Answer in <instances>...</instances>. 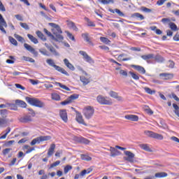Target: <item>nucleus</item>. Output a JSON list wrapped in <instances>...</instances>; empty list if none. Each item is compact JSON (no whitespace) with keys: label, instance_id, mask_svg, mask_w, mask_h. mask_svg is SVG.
Returning a JSON list of instances; mask_svg holds the SVG:
<instances>
[{"label":"nucleus","instance_id":"f257e3e1","mask_svg":"<svg viewBox=\"0 0 179 179\" xmlns=\"http://www.w3.org/2000/svg\"><path fill=\"white\" fill-rule=\"evenodd\" d=\"M26 101L31 106H34V107H38L39 108H43L45 106L44 102L40 101L37 98H31L27 96L25 98Z\"/></svg>","mask_w":179,"mask_h":179},{"label":"nucleus","instance_id":"f03ea898","mask_svg":"<svg viewBox=\"0 0 179 179\" xmlns=\"http://www.w3.org/2000/svg\"><path fill=\"white\" fill-rule=\"evenodd\" d=\"M46 62L47 64H48V65H50V66H52L53 68H55L56 71L60 72V73H63V75H66V76H68V71L65 70L64 68L56 65L55 62H54V60H52V59H48L46 60Z\"/></svg>","mask_w":179,"mask_h":179},{"label":"nucleus","instance_id":"7ed1b4c3","mask_svg":"<svg viewBox=\"0 0 179 179\" xmlns=\"http://www.w3.org/2000/svg\"><path fill=\"white\" fill-rule=\"evenodd\" d=\"M96 101L102 106H111V104H113V101L111 99L107 96H103L101 95H99L96 97Z\"/></svg>","mask_w":179,"mask_h":179},{"label":"nucleus","instance_id":"20e7f679","mask_svg":"<svg viewBox=\"0 0 179 179\" xmlns=\"http://www.w3.org/2000/svg\"><path fill=\"white\" fill-rule=\"evenodd\" d=\"M52 138L51 136H41L36 138H34L30 143L31 146H34L36 143H41V142H45L47 141H50Z\"/></svg>","mask_w":179,"mask_h":179},{"label":"nucleus","instance_id":"39448f33","mask_svg":"<svg viewBox=\"0 0 179 179\" xmlns=\"http://www.w3.org/2000/svg\"><path fill=\"white\" fill-rule=\"evenodd\" d=\"M79 99V94H73L70 96H69L65 101L60 102L61 106H68L75 101V100H78Z\"/></svg>","mask_w":179,"mask_h":179},{"label":"nucleus","instance_id":"423d86ee","mask_svg":"<svg viewBox=\"0 0 179 179\" xmlns=\"http://www.w3.org/2000/svg\"><path fill=\"white\" fill-rule=\"evenodd\" d=\"M145 135L149 138H153L154 139H159V141H163V135L159 134L152 131L146 130L144 131Z\"/></svg>","mask_w":179,"mask_h":179},{"label":"nucleus","instance_id":"0eeeda50","mask_svg":"<svg viewBox=\"0 0 179 179\" xmlns=\"http://www.w3.org/2000/svg\"><path fill=\"white\" fill-rule=\"evenodd\" d=\"M83 114L87 120H90L93 117V114H94V108L92 106H87L83 110Z\"/></svg>","mask_w":179,"mask_h":179},{"label":"nucleus","instance_id":"6e6552de","mask_svg":"<svg viewBox=\"0 0 179 179\" xmlns=\"http://www.w3.org/2000/svg\"><path fill=\"white\" fill-rule=\"evenodd\" d=\"M49 26H51L53 29H52V31L53 34H62V30L61 29V27L59 25L50 22L49 23Z\"/></svg>","mask_w":179,"mask_h":179},{"label":"nucleus","instance_id":"1a4fd4ad","mask_svg":"<svg viewBox=\"0 0 179 179\" xmlns=\"http://www.w3.org/2000/svg\"><path fill=\"white\" fill-rule=\"evenodd\" d=\"M3 27H8V24L6 23V21H5L2 15L0 14V30L3 34H6V30H5V28Z\"/></svg>","mask_w":179,"mask_h":179},{"label":"nucleus","instance_id":"9d476101","mask_svg":"<svg viewBox=\"0 0 179 179\" xmlns=\"http://www.w3.org/2000/svg\"><path fill=\"white\" fill-rule=\"evenodd\" d=\"M79 54H80V55H83V59H85L86 62H88L89 64H94V60H93V59L90 56H89V55H87L86 52L80 50L79 52Z\"/></svg>","mask_w":179,"mask_h":179},{"label":"nucleus","instance_id":"9b49d317","mask_svg":"<svg viewBox=\"0 0 179 179\" xmlns=\"http://www.w3.org/2000/svg\"><path fill=\"white\" fill-rule=\"evenodd\" d=\"M59 116L64 122H68V113L66 110L62 109L59 110Z\"/></svg>","mask_w":179,"mask_h":179},{"label":"nucleus","instance_id":"f8f14e48","mask_svg":"<svg viewBox=\"0 0 179 179\" xmlns=\"http://www.w3.org/2000/svg\"><path fill=\"white\" fill-rule=\"evenodd\" d=\"M124 155L127 156V157L124 158L125 160L130 162V163L134 162V157H135V155L134 153L130 151H124Z\"/></svg>","mask_w":179,"mask_h":179},{"label":"nucleus","instance_id":"ddd939ff","mask_svg":"<svg viewBox=\"0 0 179 179\" xmlns=\"http://www.w3.org/2000/svg\"><path fill=\"white\" fill-rule=\"evenodd\" d=\"M76 120L78 124H82L83 125H85V127L87 125L85 122V120H83V116L80 113H77L76 116Z\"/></svg>","mask_w":179,"mask_h":179},{"label":"nucleus","instance_id":"4468645a","mask_svg":"<svg viewBox=\"0 0 179 179\" xmlns=\"http://www.w3.org/2000/svg\"><path fill=\"white\" fill-rule=\"evenodd\" d=\"M81 36L85 40V41H86L87 43H88V44H90V45H92V46L94 45V44L90 39V36L89 35V34H87V33L82 34Z\"/></svg>","mask_w":179,"mask_h":179},{"label":"nucleus","instance_id":"2eb2a0df","mask_svg":"<svg viewBox=\"0 0 179 179\" xmlns=\"http://www.w3.org/2000/svg\"><path fill=\"white\" fill-rule=\"evenodd\" d=\"M126 120H129V121L138 122L139 121V117L136 115H126L124 116Z\"/></svg>","mask_w":179,"mask_h":179},{"label":"nucleus","instance_id":"dca6fc26","mask_svg":"<svg viewBox=\"0 0 179 179\" xmlns=\"http://www.w3.org/2000/svg\"><path fill=\"white\" fill-rule=\"evenodd\" d=\"M24 48H26V50H27V51H29V52H31V54H34V55H37L38 54L37 51H36V49H34V48L31 47V45L27 43H24Z\"/></svg>","mask_w":179,"mask_h":179},{"label":"nucleus","instance_id":"f3484780","mask_svg":"<svg viewBox=\"0 0 179 179\" xmlns=\"http://www.w3.org/2000/svg\"><path fill=\"white\" fill-rule=\"evenodd\" d=\"M131 68H134L136 71H138L140 73L145 75L146 73V70L142 66L138 65H131Z\"/></svg>","mask_w":179,"mask_h":179},{"label":"nucleus","instance_id":"a211bd4d","mask_svg":"<svg viewBox=\"0 0 179 179\" xmlns=\"http://www.w3.org/2000/svg\"><path fill=\"white\" fill-rule=\"evenodd\" d=\"M109 96H110L113 99H116L118 100V101H122V97L118 96V93L114 91H110L109 92Z\"/></svg>","mask_w":179,"mask_h":179},{"label":"nucleus","instance_id":"6ab92c4d","mask_svg":"<svg viewBox=\"0 0 179 179\" xmlns=\"http://www.w3.org/2000/svg\"><path fill=\"white\" fill-rule=\"evenodd\" d=\"M159 76L162 78L164 80H169L173 79V75L171 73H162L159 74Z\"/></svg>","mask_w":179,"mask_h":179},{"label":"nucleus","instance_id":"aec40b11","mask_svg":"<svg viewBox=\"0 0 179 179\" xmlns=\"http://www.w3.org/2000/svg\"><path fill=\"white\" fill-rule=\"evenodd\" d=\"M55 151V144L52 143L50 145V148L48 150V157H51L54 155Z\"/></svg>","mask_w":179,"mask_h":179},{"label":"nucleus","instance_id":"412c9836","mask_svg":"<svg viewBox=\"0 0 179 179\" xmlns=\"http://www.w3.org/2000/svg\"><path fill=\"white\" fill-rule=\"evenodd\" d=\"M64 62L65 66L70 69V71H75V66H73V64L69 62V60L68 59H64Z\"/></svg>","mask_w":179,"mask_h":179},{"label":"nucleus","instance_id":"4be33fe9","mask_svg":"<svg viewBox=\"0 0 179 179\" xmlns=\"http://www.w3.org/2000/svg\"><path fill=\"white\" fill-rule=\"evenodd\" d=\"M15 104L22 108H26V107H27V103H26V102L19 99L15 100Z\"/></svg>","mask_w":179,"mask_h":179},{"label":"nucleus","instance_id":"5701e85b","mask_svg":"<svg viewBox=\"0 0 179 179\" xmlns=\"http://www.w3.org/2000/svg\"><path fill=\"white\" fill-rule=\"evenodd\" d=\"M131 17H134L136 19H138V20H144L145 17L143 15L139 13H134L131 15Z\"/></svg>","mask_w":179,"mask_h":179},{"label":"nucleus","instance_id":"b1692460","mask_svg":"<svg viewBox=\"0 0 179 179\" xmlns=\"http://www.w3.org/2000/svg\"><path fill=\"white\" fill-rule=\"evenodd\" d=\"M142 59H144V61H149V59H152L155 58V55L153 54H148V55H144L141 56Z\"/></svg>","mask_w":179,"mask_h":179},{"label":"nucleus","instance_id":"393cba45","mask_svg":"<svg viewBox=\"0 0 179 179\" xmlns=\"http://www.w3.org/2000/svg\"><path fill=\"white\" fill-rule=\"evenodd\" d=\"M56 86H59L61 87V89H63L64 90H66V92H71V88L68 87L66 85H63L61 83H55Z\"/></svg>","mask_w":179,"mask_h":179},{"label":"nucleus","instance_id":"a878e982","mask_svg":"<svg viewBox=\"0 0 179 179\" xmlns=\"http://www.w3.org/2000/svg\"><path fill=\"white\" fill-rule=\"evenodd\" d=\"M27 37L30 40V41H31V43H34V44H38V40L33 35L28 34Z\"/></svg>","mask_w":179,"mask_h":179},{"label":"nucleus","instance_id":"bb28decb","mask_svg":"<svg viewBox=\"0 0 179 179\" xmlns=\"http://www.w3.org/2000/svg\"><path fill=\"white\" fill-rule=\"evenodd\" d=\"M20 122H30L31 121V116H24L20 118Z\"/></svg>","mask_w":179,"mask_h":179},{"label":"nucleus","instance_id":"cd10ccee","mask_svg":"<svg viewBox=\"0 0 179 179\" xmlns=\"http://www.w3.org/2000/svg\"><path fill=\"white\" fill-rule=\"evenodd\" d=\"M168 174L166 172L157 173L155 174L156 178H164L167 177Z\"/></svg>","mask_w":179,"mask_h":179},{"label":"nucleus","instance_id":"c85d7f7f","mask_svg":"<svg viewBox=\"0 0 179 179\" xmlns=\"http://www.w3.org/2000/svg\"><path fill=\"white\" fill-rule=\"evenodd\" d=\"M99 40L101 41V43H103V44H106L107 45H110V44H111V41H110V39L108 38L101 36Z\"/></svg>","mask_w":179,"mask_h":179},{"label":"nucleus","instance_id":"c756f323","mask_svg":"<svg viewBox=\"0 0 179 179\" xmlns=\"http://www.w3.org/2000/svg\"><path fill=\"white\" fill-rule=\"evenodd\" d=\"M150 29L152 31H155L156 34H158V36H160V34H163V31H162V30L157 29V27H156V26L150 27Z\"/></svg>","mask_w":179,"mask_h":179},{"label":"nucleus","instance_id":"7c9ffc66","mask_svg":"<svg viewBox=\"0 0 179 179\" xmlns=\"http://www.w3.org/2000/svg\"><path fill=\"white\" fill-rule=\"evenodd\" d=\"M140 148L143 149V150H145V152H152V149L148 144H141L140 145Z\"/></svg>","mask_w":179,"mask_h":179},{"label":"nucleus","instance_id":"2f4dec72","mask_svg":"<svg viewBox=\"0 0 179 179\" xmlns=\"http://www.w3.org/2000/svg\"><path fill=\"white\" fill-rule=\"evenodd\" d=\"M36 34L38 36V37H39V38H41V40H42L43 41H47V38L45 37V36L43 35V32H41V31H37L36 32Z\"/></svg>","mask_w":179,"mask_h":179},{"label":"nucleus","instance_id":"473e14b6","mask_svg":"<svg viewBox=\"0 0 179 179\" xmlns=\"http://www.w3.org/2000/svg\"><path fill=\"white\" fill-rule=\"evenodd\" d=\"M52 100H55V101H59L61 100V96L57 93H53L51 94Z\"/></svg>","mask_w":179,"mask_h":179},{"label":"nucleus","instance_id":"72a5a7b5","mask_svg":"<svg viewBox=\"0 0 179 179\" xmlns=\"http://www.w3.org/2000/svg\"><path fill=\"white\" fill-rule=\"evenodd\" d=\"M80 80L84 86H86V85H89V83H90V80L85 76L80 77Z\"/></svg>","mask_w":179,"mask_h":179},{"label":"nucleus","instance_id":"f704fd0d","mask_svg":"<svg viewBox=\"0 0 179 179\" xmlns=\"http://www.w3.org/2000/svg\"><path fill=\"white\" fill-rule=\"evenodd\" d=\"M84 19L87 22V26L89 27H96V24H94V22H93L92 21H90V19H89V17H85Z\"/></svg>","mask_w":179,"mask_h":179},{"label":"nucleus","instance_id":"c9c22d12","mask_svg":"<svg viewBox=\"0 0 179 179\" xmlns=\"http://www.w3.org/2000/svg\"><path fill=\"white\" fill-rule=\"evenodd\" d=\"M93 171L92 168H88L87 169H84L80 172V176H86V174H90Z\"/></svg>","mask_w":179,"mask_h":179},{"label":"nucleus","instance_id":"e433bc0d","mask_svg":"<svg viewBox=\"0 0 179 179\" xmlns=\"http://www.w3.org/2000/svg\"><path fill=\"white\" fill-rule=\"evenodd\" d=\"M55 36H56V37L54 36V38H52L55 41H62L64 40V36H62L61 34H55Z\"/></svg>","mask_w":179,"mask_h":179},{"label":"nucleus","instance_id":"4c0bfd02","mask_svg":"<svg viewBox=\"0 0 179 179\" xmlns=\"http://www.w3.org/2000/svg\"><path fill=\"white\" fill-rule=\"evenodd\" d=\"M7 107L8 108V110H13L14 111H17V106L16 103H7Z\"/></svg>","mask_w":179,"mask_h":179},{"label":"nucleus","instance_id":"58836bf2","mask_svg":"<svg viewBox=\"0 0 179 179\" xmlns=\"http://www.w3.org/2000/svg\"><path fill=\"white\" fill-rule=\"evenodd\" d=\"M9 132H10V127H8L6 131L2 133L3 134L0 137V139H6V136H8Z\"/></svg>","mask_w":179,"mask_h":179},{"label":"nucleus","instance_id":"ea45409f","mask_svg":"<svg viewBox=\"0 0 179 179\" xmlns=\"http://www.w3.org/2000/svg\"><path fill=\"white\" fill-rule=\"evenodd\" d=\"M80 158L82 160H85V162H90V160H92L91 157L87 155L81 154Z\"/></svg>","mask_w":179,"mask_h":179},{"label":"nucleus","instance_id":"a19ab883","mask_svg":"<svg viewBox=\"0 0 179 179\" xmlns=\"http://www.w3.org/2000/svg\"><path fill=\"white\" fill-rule=\"evenodd\" d=\"M110 150L111 151V156L113 157H115V156H118V154L120 153V151L117 150V149L113 148V147H110Z\"/></svg>","mask_w":179,"mask_h":179},{"label":"nucleus","instance_id":"79ce46f5","mask_svg":"<svg viewBox=\"0 0 179 179\" xmlns=\"http://www.w3.org/2000/svg\"><path fill=\"white\" fill-rule=\"evenodd\" d=\"M169 27L173 31H177L178 30V28H177V25L174 22H170L169 23Z\"/></svg>","mask_w":179,"mask_h":179},{"label":"nucleus","instance_id":"37998d69","mask_svg":"<svg viewBox=\"0 0 179 179\" xmlns=\"http://www.w3.org/2000/svg\"><path fill=\"white\" fill-rule=\"evenodd\" d=\"M144 90L148 93V94H155V93H156L155 90H152V89L148 87H144Z\"/></svg>","mask_w":179,"mask_h":179},{"label":"nucleus","instance_id":"c03bdc74","mask_svg":"<svg viewBox=\"0 0 179 179\" xmlns=\"http://www.w3.org/2000/svg\"><path fill=\"white\" fill-rule=\"evenodd\" d=\"M48 50L52 54H53V55H55L56 57L59 55V53H58V52H57V50H55V48H54L52 45Z\"/></svg>","mask_w":179,"mask_h":179},{"label":"nucleus","instance_id":"a18cd8bd","mask_svg":"<svg viewBox=\"0 0 179 179\" xmlns=\"http://www.w3.org/2000/svg\"><path fill=\"white\" fill-rule=\"evenodd\" d=\"M14 37L17 40V41H20V43H24V38L20 35L14 34Z\"/></svg>","mask_w":179,"mask_h":179},{"label":"nucleus","instance_id":"49530a36","mask_svg":"<svg viewBox=\"0 0 179 179\" xmlns=\"http://www.w3.org/2000/svg\"><path fill=\"white\" fill-rule=\"evenodd\" d=\"M155 61H157V62H163L164 61V59H163L162 57L160 56V55H157L156 56H154L153 57Z\"/></svg>","mask_w":179,"mask_h":179},{"label":"nucleus","instance_id":"de8ad7c7","mask_svg":"<svg viewBox=\"0 0 179 179\" xmlns=\"http://www.w3.org/2000/svg\"><path fill=\"white\" fill-rule=\"evenodd\" d=\"M8 40L10 43H11V44H13V45L17 46V41H16V39H15L13 37L9 36Z\"/></svg>","mask_w":179,"mask_h":179},{"label":"nucleus","instance_id":"09e8293b","mask_svg":"<svg viewBox=\"0 0 179 179\" xmlns=\"http://www.w3.org/2000/svg\"><path fill=\"white\" fill-rule=\"evenodd\" d=\"M73 167L71 165H66V166H64V174H68L69 171H70V170H72Z\"/></svg>","mask_w":179,"mask_h":179},{"label":"nucleus","instance_id":"8fccbe9b","mask_svg":"<svg viewBox=\"0 0 179 179\" xmlns=\"http://www.w3.org/2000/svg\"><path fill=\"white\" fill-rule=\"evenodd\" d=\"M129 73L131 75V78L134 79V80H139V76L136 75V73L129 71Z\"/></svg>","mask_w":179,"mask_h":179},{"label":"nucleus","instance_id":"3c124183","mask_svg":"<svg viewBox=\"0 0 179 179\" xmlns=\"http://www.w3.org/2000/svg\"><path fill=\"white\" fill-rule=\"evenodd\" d=\"M80 143H85V145H89V143H90V141L88 139L85 138L83 137H81L80 138Z\"/></svg>","mask_w":179,"mask_h":179},{"label":"nucleus","instance_id":"603ef678","mask_svg":"<svg viewBox=\"0 0 179 179\" xmlns=\"http://www.w3.org/2000/svg\"><path fill=\"white\" fill-rule=\"evenodd\" d=\"M173 107L175 109L174 113L179 117V107L176 103H173Z\"/></svg>","mask_w":179,"mask_h":179},{"label":"nucleus","instance_id":"864d4df0","mask_svg":"<svg viewBox=\"0 0 179 179\" xmlns=\"http://www.w3.org/2000/svg\"><path fill=\"white\" fill-rule=\"evenodd\" d=\"M20 25L21 26V27H22V29H24L25 30H29L30 29L29 25L25 22H20Z\"/></svg>","mask_w":179,"mask_h":179},{"label":"nucleus","instance_id":"5fc2aeb1","mask_svg":"<svg viewBox=\"0 0 179 179\" xmlns=\"http://www.w3.org/2000/svg\"><path fill=\"white\" fill-rule=\"evenodd\" d=\"M8 124V120L6 118L0 117V127Z\"/></svg>","mask_w":179,"mask_h":179},{"label":"nucleus","instance_id":"6e6d98bb","mask_svg":"<svg viewBox=\"0 0 179 179\" xmlns=\"http://www.w3.org/2000/svg\"><path fill=\"white\" fill-rule=\"evenodd\" d=\"M8 115V110L6 109H1L0 110V115L3 117V118Z\"/></svg>","mask_w":179,"mask_h":179},{"label":"nucleus","instance_id":"4d7b16f0","mask_svg":"<svg viewBox=\"0 0 179 179\" xmlns=\"http://www.w3.org/2000/svg\"><path fill=\"white\" fill-rule=\"evenodd\" d=\"M99 2H101L103 5H108V3H110V2L113 3L114 1H113V0H99Z\"/></svg>","mask_w":179,"mask_h":179},{"label":"nucleus","instance_id":"13d9d810","mask_svg":"<svg viewBox=\"0 0 179 179\" xmlns=\"http://www.w3.org/2000/svg\"><path fill=\"white\" fill-rule=\"evenodd\" d=\"M66 33L67 34V37H69L70 40H71L72 41H76L75 36H73L71 33H70L69 31H66Z\"/></svg>","mask_w":179,"mask_h":179},{"label":"nucleus","instance_id":"bf43d9fd","mask_svg":"<svg viewBox=\"0 0 179 179\" xmlns=\"http://www.w3.org/2000/svg\"><path fill=\"white\" fill-rule=\"evenodd\" d=\"M141 10L143 12H145V13H150V12H152V9L148 8H146L145 6H142L141 7Z\"/></svg>","mask_w":179,"mask_h":179},{"label":"nucleus","instance_id":"052dcab7","mask_svg":"<svg viewBox=\"0 0 179 179\" xmlns=\"http://www.w3.org/2000/svg\"><path fill=\"white\" fill-rule=\"evenodd\" d=\"M59 164H61V161H56L50 165V169H54V167H57V166H59Z\"/></svg>","mask_w":179,"mask_h":179},{"label":"nucleus","instance_id":"680f3d73","mask_svg":"<svg viewBox=\"0 0 179 179\" xmlns=\"http://www.w3.org/2000/svg\"><path fill=\"white\" fill-rule=\"evenodd\" d=\"M43 31L45 33V34H47V36H48V37H52V38H54V35H52V34H51V32H50L47 29H44Z\"/></svg>","mask_w":179,"mask_h":179},{"label":"nucleus","instance_id":"e2e57ef3","mask_svg":"<svg viewBox=\"0 0 179 179\" xmlns=\"http://www.w3.org/2000/svg\"><path fill=\"white\" fill-rule=\"evenodd\" d=\"M39 52H41V54H43V55H50L48 54V51H47V50L44 49V48H41L39 50Z\"/></svg>","mask_w":179,"mask_h":179},{"label":"nucleus","instance_id":"0e129e2a","mask_svg":"<svg viewBox=\"0 0 179 179\" xmlns=\"http://www.w3.org/2000/svg\"><path fill=\"white\" fill-rule=\"evenodd\" d=\"M10 150H12V149L10 148H6L3 150L2 153L3 156H6V155H9V153L10 152Z\"/></svg>","mask_w":179,"mask_h":179},{"label":"nucleus","instance_id":"69168bd1","mask_svg":"<svg viewBox=\"0 0 179 179\" xmlns=\"http://www.w3.org/2000/svg\"><path fill=\"white\" fill-rule=\"evenodd\" d=\"M122 57H124V54L120 55L117 57V60H118V61H123V62L128 61V59H127V58L122 59Z\"/></svg>","mask_w":179,"mask_h":179},{"label":"nucleus","instance_id":"338daca9","mask_svg":"<svg viewBox=\"0 0 179 179\" xmlns=\"http://www.w3.org/2000/svg\"><path fill=\"white\" fill-rule=\"evenodd\" d=\"M161 22H162L164 24H166V23H171V20L169 18H162Z\"/></svg>","mask_w":179,"mask_h":179},{"label":"nucleus","instance_id":"774afa93","mask_svg":"<svg viewBox=\"0 0 179 179\" xmlns=\"http://www.w3.org/2000/svg\"><path fill=\"white\" fill-rule=\"evenodd\" d=\"M174 41H179V33H176V34L173 36Z\"/></svg>","mask_w":179,"mask_h":179}]
</instances>
